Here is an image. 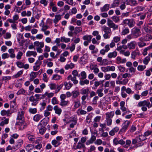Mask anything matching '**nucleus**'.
<instances>
[{
  "instance_id": "obj_49",
  "label": "nucleus",
  "mask_w": 152,
  "mask_h": 152,
  "mask_svg": "<svg viewBox=\"0 0 152 152\" xmlns=\"http://www.w3.org/2000/svg\"><path fill=\"white\" fill-rule=\"evenodd\" d=\"M146 67L145 65H140L137 67V69L140 71H142L145 69Z\"/></svg>"
},
{
  "instance_id": "obj_1",
  "label": "nucleus",
  "mask_w": 152,
  "mask_h": 152,
  "mask_svg": "<svg viewBox=\"0 0 152 152\" xmlns=\"http://www.w3.org/2000/svg\"><path fill=\"white\" fill-rule=\"evenodd\" d=\"M151 104L150 102L146 100H144L139 102L137 105L138 106L140 107L141 106L146 105L148 108H149L152 107V97L150 98Z\"/></svg>"
},
{
  "instance_id": "obj_19",
  "label": "nucleus",
  "mask_w": 152,
  "mask_h": 152,
  "mask_svg": "<svg viewBox=\"0 0 152 152\" xmlns=\"http://www.w3.org/2000/svg\"><path fill=\"white\" fill-rule=\"evenodd\" d=\"M24 112L21 111L18 112L17 119L19 120H22L24 118Z\"/></svg>"
},
{
  "instance_id": "obj_41",
  "label": "nucleus",
  "mask_w": 152,
  "mask_h": 152,
  "mask_svg": "<svg viewBox=\"0 0 152 152\" xmlns=\"http://www.w3.org/2000/svg\"><path fill=\"white\" fill-rule=\"evenodd\" d=\"M74 65L72 63H71L70 64H66L65 66V68L67 70L69 69H72L74 67Z\"/></svg>"
},
{
  "instance_id": "obj_36",
  "label": "nucleus",
  "mask_w": 152,
  "mask_h": 152,
  "mask_svg": "<svg viewBox=\"0 0 152 152\" xmlns=\"http://www.w3.org/2000/svg\"><path fill=\"white\" fill-rule=\"evenodd\" d=\"M74 107L75 108H78L80 106V102L79 100L77 99L74 101Z\"/></svg>"
},
{
  "instance_id": "obj_10",
  "label": "nucleus",
  "mask_w": 152,
  "mask_h": 152,
  "mask_svg": "<svg viewBox=\"0 0 152 152\" xmlns=\"http://www.w3.org/2000/svg\"><path fill=\"white\" fill-rule=\"evenodd\" d=\"M143 83L142 82L139 81L137 82L134 86V88L136 90H139L141 89Z\"/></svg>"
},
{
  "instance_id": "obj_21",
  "label": "nucleus",
  "mask_w": 152,
  "mask_h": 152,
  "mask_svg": "<svg viewBox=\"0 0 152 152\" xmlns=\"http://www.w3.org/2000/svg\"><path fill=\"white\" fill-rule=\"evenodd\" d=\"M8 52L10 54V57L13 58L15 57V55L14 53L15 50L13 49H10L8 50Z\"/></svg>"
},
{
  "instance_id": "obj_35",
  "label": "nucleus",
  "mask_w": 152,
  "mask_h": 152,
  "mask_svg": "<svg viewBox=\"0 0 152 152\" xmlns=\"http://www.w3.org/2000/svg\"><path fill=\"white\" fill-rule=\"evenodd\" d=\"M72 98H76L79 95V92L78 91L75 90L72 92Z\"/></svg>"
},
{
  "instance_id": "obj_25",
  "label": "nucleus",
  "mask_w": 152,
  "mask_h": 152,
  "mask_svg": "<svg viewBox=\"0 0 152 152\" xmlns=\"http://www.w3.org/2000/svg\"><path fill=\"white\" fill-rule=\"evenodd\" d=\"M89 89L88 88L85 89H82L81 90L80 93L82 95H88L89 93Z\"/></svg>"
},
{
  "instance_id": "obj_20",
  "label": "nucleus",
  "mask_w": 152,
  "mask_h": 152,
  "mask_svg": "<svg viewBox=\"0 0 152 152\" xmlns=\"http://www.w3.org/2000/svg\"><path fill=\"white\" fill-rule=\"evenodd\" d=\"M140 53L139 52H137L136 50L132 51L131 53V58L132 59H135L137 55H139Z\"/></svg>"
},
{
  "instance_id": "obj_18",
  "label": "nucleus",
  "mask_w": 152,
  "mask_h": 152,
  "mask_svg": "<svg viewBox=\"0 0 152 152\" xmlns=\"http://www.w3.org/2000/svg\"><path fill=\"white\" fill-rule=\"evenodd\" d=\"M29 100L30 102H32L31 105L33 106H36L37 103V100L34 98L33 96H32L29 97Z\"/></svg>"
},
{
  "instance_id": "obj_4",
  "label": "nucleus",
  "mask_w": 152,
  "mask_h": 152,
  "mask_svg": "<svg viewBox=\"0 0 152 152\" xmlns=\"http://www.w3.org/2000/svg\"><path fill=\"white\" fill-rule=\"evenodd\" d=\"M132 34L135 38H137L140 35V30L137 28H134L132 30Z\"/></svg>"
},
{
  "instance_id": "obj_33",
  "label": "nucleus",
  "mask_w": 152,
  "mask_h": 152,
  "mask_svg": "<svg viewBox=\"0 0 152 152\" xmlns=\"http://www.w3.org/2000/svg\"><path fill=\"white\" fill-rule=\"evenodd\" d=\"M27 137L28 140L31 141H34L35 139V137L34 135L29 134H27Z\"/></svg>"
},
{
  "instance_id": "obj_58",
  "label": "nucleus",
  "mask_w": 152,
  "mask_h": 152,
  "mask_svg": "<svg viewBox=\"0 0 152 152\" xmlns=\"http://www.w3.org/2000/svg\"><path fill=\"white\" fill-rule=\"evenodd\" d=\"M23 72V71L22 70L18 72L16 74L14 75V76L15 78H17L21 75L22 74Z\"/></svg>"
},
{
  "instance_id": "obj_29",
  "label": "nucleus",
  "mask_w": 152,
  "mask_h": 152,
  "mask_svg": "<svg viewBox=\"0 0 152 152\" xmlns=\"http://www.w3.org/2000/svg\"><path fill=\"white\" fill-rule=\"evenodd\" d=\"M71 39L69 38H66L64 37H62L61 38V41L64 42L65 43H68L70 41Z\"/></svg>"
},
{
  "instance_id": "obj_7",
  "label": "nucleus",
  "mask_w": 152,
  "mask_h": 152,
  "mask_svg": "<svg viewBox=\"0 0 152 152\" xmlns=\"http://www.w3.org/2000/svg\"><path fill=\"white\" fill-rule=\"evenodd\" d=\"M68 123H70V126L71 128H73L74 125L77 123V120L75 118H71L68 121Z\"/></svg>"
},
{
  "instance_id": "obj_26",
  "label": "nucleus",
  "mask_w": 152,
  "mask_h": 152,
  "mask_svg": "<svg viewBox=\"0 0 152 152\" xmlns=\"http://www.w3.org/2000/svg\"><path fill=\"white\" fill-rule=\"evenodd\" d=\"M120 1L119 0H114L113 3L111 5V8H114L118 6Z\"/></svg>"
},
{
  "instance_id": "obj_44",
  "label": "nucleus",
  "mask_w": 152,
  "mask_h": 152,
  "mask_svg": "<svg viewBox=\"0 0 152 152\" xmlns=\"http://www.w3.org/2000/svg\"><path fill=\"white\" fill-rule=\"evenodd\" d=\"M52 143L53 145H54L55 147L58 146L60 144V143L59 141H57L55 140H52Z\"/></svg>"
},
{
  "instance_id": "obj_31",
  "label": "nucleus",
  "mask_w": 152,
  "mask_h": 152,
  "mask_svg": "<svg viewBox=\"0 0 152 152\" xmlns=\"http://www.w3.org/2000/svg\"><path fill=\"white\" fill-rule=\"evenodd\" d=\"M117 45H118V46H117V50L118 51H120V50L122 49V48L124 49H127L128 48L127 46L125 45H122L118 46V45H119L118 43L117 44Z\"/></svg>"
},
{
  "instance_id": "obj_47",
  "label": "nucleus",
  "mask_w": 152,
  "mask_h": 152,
  "mask_svg": "<svg viewBox=\"0 0 152 152\" xmlns=\"http://www.w3.org/2000/svg\"><path fill=\"white\" fill-rule=\"evenodd\" d=\"M140 142V140L139 139L138 137H136L135 139H133L132 140V143L133 144H135Z\"/></svg>"
},
{
  "instance_id": "obj_9",
  "label": "nucleus",
  "mask_w": 152,
  "mask_h": 152,
  "mask_svg": "<svg viewBox=\"0 0 152 152\" xmlns=\"http://www.w3.org/2000/svg\"><path fill=\"white\" fill-rule=\"evenodd\" d=\"M42 123L39 124L38 125V128L39 129L40 134H43L46 131V128L43 126H41Z\"/></svg>"
},
{
  "instance_id": "obj_13",
  "label": "nucleus",
  "mask_w": 152,
  "mask_h": 152,
  "mask_svg": "<svg viewBox=\"0 0 152 152\" xmlns=\"http://www.w3.org/2000/svg\"><path fill=\"white\" fill-rule=\"evenodd\" d=\"M107 25L110 28H113L115 29L118 28V26L115 25L110 20H108Z\"/></svg>"
},
{
  "instance_id": "obj_54",
  "label": "nucleus",
  "mask_w": 152,
  "mask_h": 152,
  "mask_svg": "<svg viewBox=\"0 0 152 152\" xmlns=\"http://www.w3.org/2000/svg\"><path fill=\"white\" fill-rule=\"evenodd\" d=\"M50 88L51 90L55 89L56 88V85L55 83H51L49 85Z\"/></svg>"
},
{
  "instance_id": "obj_42",
  "label": "nucleus",
  "mask_w": 152,
  "mask_h": 152,
  "mask_svg": "<svg viewBox=\"0 0 152 152\" xmlns=\"http://www.w3.org/2000/svg\"><path fill=\"white\" fill-rule=\"evenodd\" d=\"M78 115H85L87 113V112L82 109H79L77 111Z\"/></svg>"
},
{
  "instance_id": "obj_34",
  "label": "nucleus",
  "mask_w": 152,
  "mask_h": 152,
  "mask_svg": "<svg viewBox=\"0 0 152 152\" xmlns=\"http://www.w3.org/2000/svg\"><path fill=\"white\" fill-rule=\"evenodd\" d=\"M5 119L2 121L0 124V126H3L4 124H7L8 123L9 119L8 118H6L5 117L3 118Z\"/></svg>"
},
{
  "instance_id": "obj_16",
  "label": "nucleus",
  "mask_w": 152,
  "mask_h": 152,
  "mask_svg": "<svg viewBox=\"0 0 152 152\" xmlns=\"http://www.w3.org/2000/svg\"><path fill=\"white\" fill-rule=\"evenodd\" d=\"M118 53L115 51L109 53L107 55V57L109 58H115L117 55Z\"/></svg>"
},
{
  "instance_id": "obj_51",
  "label": "nucleus",
  "mask_w": 152,
  "mask_h": 152,
  "mask_svg": "<svg viewBox=\"0 0 152 152\" xmlns=\"http://www.w3.org/2000/svg\"><path fill=\"white\" fill-rule=\"evenodd\" d=\"M24 123L21 121H19L17 123V124L18 125L21 126V129H23L25 128V125Z\"/></svg>"
},
{
  "instance_id": "obj_37",
  "label": "nucleus",
  "mask_w": 152,
  "mask_h": 152,
  "mask_svg": "<svg viewBox=\"0 0 152 152\" xmlns=\"http://www.w3.org/2000/svg\"><path fill=\"white\" fill-rule=\"evenodd\" d=\"M1 114L2 115L4 116L7 115L8 116H9L10 114V110L6 111L4 110L1 111Z\"/></svg>"
},
{
  "instance_id": "obj_2",
  "label": "nucleus",
  "mask_w": 152,
  "mask_h": 152,
  "mask_svg": "<svg viewBox=\"0 0 152 152\" xmlns=\"http://www.w3.org/2000/svg\"><path fill=\"white\" fill-rule=\"evenodd\" d=\"M102 28L103 31L105 33V34L103 35L104 38L105 39L109 38L110 36L109 34H111V29L109 27L104 26H103Z\"/></svg>"
},
{
  "instance_id": "obj_11",
  "label": "nucleus",
  "mask_w": 152,
  "mask_h": 152,
  "mask_svg": "<svg viewBox=\"0 0 152 152\" xmlns=\"http://www.w3.org/2000/svg\"><path fill=\"white\" fill-rule=\"evenodd\" d=\"M53 110L55 111V113L58 115H59L61 114L62 110L58 106H55L53 107Z\"/></svg>"
},
{
  "instance_id": "obj_64",
  "label": "nucleus",
  "mask_w": 152,
  "mask_h": 152,
  "mask_svg": "<svg viewBox=\"0 0 152 152\" xmlns=\"http://www.w3.org/2000/svg\"><path fill=\"white\" fill-rule=\"evenodd\" d=\"M129 32V30L128 28H125L122 32V34L125 35Z\"/></svg>"
},
{
  "instance_id": "obj_62",
  "label": "nucleus",
  "mask_w": 152,
  "mask_h": 152,
  "mask_svg": "<svg viewBox=\"0 0 152 152\" xmlns=\"http://www.w3.org/2000/svg\"><path fill=\"white\" fill-rule=\"evenodd\" d=\"M37 109L36 108H30L29 111L31 113L34 114L37 112Z\"/></svg>"
},
{
  "instance_id": "obj_8",
  "label": "nucleus",
  "mask_w": 152,
  "mask_h": 152,
  "mask_svg": "<svg viewBox=\"0 0 152 152\" xmlns=\"http://www.w3.org/2000/svg\"><path fill=\"white\" fill-rule=\"evenodd\" d=\"M116 60V63L117 64L125 63L126 61V58L122 59L120 56H118L117 57Z\"/></svg>"
},
{
  "instance_id": "obj_27",
  "label": "nucleus",
  "mask_w": 152,
  "mask_h": 152,
  "mask_svg": "<svg viewBox=\"0 0 152 152\" xmlns=\"http://www.w3.org/2000/svg\"><path fill=\"white\" fill-rule=\"evenodd\" d=\"M109 5L107 4H106L101 8V11L102 12L107 11L109 9Z\"/></svg>"
},
{
  "instance_id": "obj_61",
  "label": "nucleus",
  "mask_w": 152,
  "mask_h": 152,
  "mask_svg": "<svg viewBox=\"0 0 152 152\" xmlns=\"http://www.w3.org/2000/svg\"><path fill=\"white\" fill-rule=\"evenodd\" d=\"M118 68L120 72H124L125 70V67L121 66H118Z\"/></svg>"
},
{
  "instance_id": "obj_24",
  "label": "nucleus",
  "mask_w": 152,
  "mask_h": 152,
  "mask_svg": "<svg viewBox=\"0 0 152 152\" xmlns=\"http://www.w3.org/2000/svg\"><path fill=\"white\" fill-rule=\"evenodd\" d=\"M42 118V116L39 114H37L35 115L33 118V120L34 121L38 122Z\"/></svg>"
},
{
  "instance_id": "obj_38",
  "label": "nucleus",
  "mask_w": 152,
  "mask_h": 152,
  "mask_svg": "<svg viewBox=\"0 0 152 152\" xmlns=\"http://www.w3.org/2000/svg\"><path fill=\"white\" fill-rule=\"evenodd\" d=\"M61 78V76L59 75L56 74L53 75L52 78L53 80H58Z\"/></svg>"
},
{
  "instance_id": "obj_43",
  "label": "nucleus",
  "mask_w": 152,
  "mask_h": 152,
  "mask_svg": "<svg viewBox=\"0 0 152 152\" xmlns=\"http://www.w3.org/2000/svg\"><path fill=\"white\" fill-rule=\"evenodd\" d=\"M150 60V57L149 56H147L144 59L143 63L145 65H147Z\"/></svg>"
},
{
  "instance_id": "obj_45",
  "label": "nucleus",
  "mask_w": 152,
  "mask_h": 152,
  "mask_svg": "<svg viewBox=\"0 0 152 152\" xmlns=\"http://www.w3.org/2000/svg\"><path fill=\"white\" fill-rule=\"evenodd\" d=\"M92 115H88L86 119V122L88 124H90L91 122Z\"/></svg>"
},
{
  "instance_id": "obj_17",
  "label": "nucleus",
  "mask_w": 152,
  "mask_h": 152,
  "mask_svg": "<svg viewBox=\"0 0 152 152\" xmlns=\"http://www.w3.org/2000/svg\"><path fill=\"white\" fill-rule=\"evenodd\" d=\"M37 55V53L36 51H28L26 52V56L27 57L30 56H31L35 57Z\"/></svg>"
},
{
  "instance_id": "obj_40",
  "label": "nucleus",
  "mask_w": 152,
  "mask_h": 152,
  "mask_svg": "<svg viewBox=\"0 0 152 152\" xmlns=\"http://www.w3.org/2000/svg\"><path fill=\"white\" fill-rule=\"evenodd\" d=\"M54 95V93H48L47 92H45L44 95H42L43 98H44L45 96H47L48 98H51L53 97Z\"/></svg>"
},
{
  "instance_id": "obj_23",
  "label": "nucleus",
  "mask_w": 152,
  "mask_h": 152,
  "mask_svg": "<svg viewBox=\"0 0 152 152\" xmlns=\"http://www.w3.org/2000/svg\"><path fill=\"white\" fill-rule=\"evenodd\" d=\"M124 105L125 102L124 101H121L120 103V109L123 112L127 110V108Z\"/></svg>"
},
{
  "instance_id": "obj_60",
  "label": "nucleus",
  "mask_w": 152,
  "mask_h": 152,
  "mask_svg": "<svg viewBox=\"0 0 152 152\" xmlns=\"http://www.w3.org/2000/svg\"><path fill=\"white\" fill-rule=\"evenodd\" d=\"M11 34L9 32L7 33L4 36V37L5 39H9L11 38Z\"/></svg>"
},
{
  "instance_id": "obj_28",
  "label": "nucleus",
  "mask_w": 152,
  "mask_h": 152,
  "mask_svg": "<svg viewBox=\"0 0 152 152\" xmlns=\"http://www.w3.org/2000/svg\"><path fill=\"white\" fill-rule=\"evenodd\" d=\"M64 85L65 86L67 90H69L72 87L73 84L70 82L67 83L65 82L64 83Z\"/></svg>"
},
{
  "instance_id": "obj_39",
  "label": "nucleus",
  "mask_w": 152,
  "mask_h": 152,
  "mask_svg": "<svg viewBox=\"0 0 152 152\" xmlns=\"http://www.w3.org/2000/svg\"><path fill=\"white\" fill-rule=\"evenodd\" d=\"M102 91L103 90L101 89H98L96 90V93L99 97H102L104 95Z\"/></svg>"
},
{
  "instance_id": "obj_50",
  "label": "nucleus",
  "mask_w": 152,
  "mask_h": 152,
  "mask_svg": "<svg viewBox=\"0 0 152 152\" xmlns=\"http://www.w3.org/2000/svg\"><path fill=\"white\" fill-rule=\"evenodd\" d=\"M121 39L120 37L119 36H115L114 37L113 39V41L117 43L119 42Z\"/></svg>"
},
{
  "instance_id": "obj_3",
  "label": "nucleus",
  "mask_w": 152,
  "mask_h": 152,
  "mask_svg": "<svg viewBox=\"0 0 152 152\" xmlns=\"http://www.w3.org/2000/svg\"><path fill=\"white\" fill-rule=\"evenodd\" d=\"M130 123V121H126L123 124V126L120 129L119 132H124L127 129Z\"/></svg>"
},
{
  "instance_id": "obj_12",
  "label": "nucleus",
  "mask_w": 152,
  "mask_h": 152,
  "mask_svg": "<svg viewBox=\"0 0 152 152\" xmlns=\"http://www.w3.org/2000/svg\"><path fill=\"white\" fill-rule=\"evenodd\" d=\"M136 45V43L134 41H132L128 43L127 47L130 49H133L135 48Z\"/></svg>"
},
{
  "instance_id": "obj_6",
  "label": "nucleus",
  "mask_w": 152,
  "mask_h": 152,
  "mask_svg": "<svg viewBox=\"0 0 152 152\" xmlns=\"http://www.w3.org/2000/svg\"><path fill=\"white\" fill-rule=\"evenodd\" d=\"M119 130V128L118 126H115L109 132V134L111 136L115 135V133H117Z\"/></svg>"
},
{
  "instance_id": "obj_15",
  "label": "nucleus",
  "mask_w": 152,
  "mask_h": 152,
  "mask_svg": "<svg viewBox=\"0 0 152 152\" xmlns=\"http://www.w3.org/2000/svg\"><path fill=\"white\" fill-rule=\"evenodd\" d=\"M106 115V119H111L112 118L114 115V111H111L105 114Z\"/></svg>"
},
{
  "instance_id": "obj_14",
  "label": "nucleus",
  "mask_w": 152,
  "mask_h": 152,
  "mask_svg": "<svg viewBox=\"0 0 152 152\" xmlns=\"http://www.w3.org/2000/svg\"><path fill=\"white\" fill-rule=\"evenodd\" d=\"M34 45L35 47H40V48L43 47L44 45L43 42H39V41L35 42L34 43Z\"/></svg>"
},
{
  "instance_id": "obj_52",
  "label": "nucleus",
  "mask_w": 152,
  "mask_h": 152,
  "mask_svg": "<svg viewBox=\"0 0 152 152\" xmlns=\"http://www.w3.org/2000/svg\"><path fill=\"white\" fill-rule=\"evenodd\" d=\"M138 137H139V139L140 140V142L145 140L147 139L144 135H139Z\"/></svg>"
},
{
  "instance_id": "obj_32",
  "label": "nucleus",
  "mask_w": 152,
  "mask_h": 152,
  "mask_svg": "<svg viewBox=\"0 0 152 152\" xmlns=\"http://www.w3.org/2000/svg\"><path fill=\"white\" fill-rule=\"evenodd\" d=\"M36 73L34 72H31L30 75V80L32 81L36 77Z\"/></svg>"
},
{
  "instance_id": "obj_55",
  "label": "nucleus",
  "mask_w": 152,
  "mask_h": 152,
  "mask_svg": "<svg viewBox=\"0 0 152 152\" xmlns=\"http://www.w3.org/2000/svg\"><path fill=\"white\" fill-rule=\"evenodd\" d=\"M51 102L53 105L58 104V101L56 97H54L52 99Z\"/></svg>"
},
{
  "instance_id": "obj_63",
  "label": "nucleus",
  "mask_w": 152,
  "mask_h": 152,
  "mask_svg": "<svg viewBox=\"0 0 152 152\" xmlns=\"http://www.w3.org/2000/svg\"><path fill=\"white\" fill-rule=\"evenodd\" d=\"M107 125L108 126H110L111 125L112 120L111 119H106Z\"/></svg>"
},
{
  "instance_id": "obj_59",
  "label": "nucleus",
  "mask_w": 152,
  "mask_h": 152,
  "mask_svg": "<svg viewBox=\"0 0 152 152\" xmlns=\"http://www.w3.org/2000/svg\"><path fill=\"white\" fill-rule=\"evenodd\" d=\"M1 57L2 59H5L8 58L9 55L7 53H5L2 55Z\"/></svg>"
},
{
  "instance_id": "obj_57",
  "label": "nucleus",
  "mask_w": 152,
  "mask_h": 152,
  "mask_svg": "<svg viewBox=\"0 0 152 152\" xmlns=\"http://www.w3.org/2000/svg\"><path fill=\"white\" fill-rule=\"evenodd\" d=\"M80 75L82 77V79H84L86 77V74L85 71L82 72L80 74Z\"/></svg>"
},
{
  "instance_id": "obj_46",
  "label": "nucleus",
  "mask_w": 152,
  "mask_h": 152,
  "mask_svg": "<svg viewBox=\"0 0 152 152\" xmlns=\"http://www.w3.org/2000/svg\"><path fill=\"white\" fill-rule=\"evenodd\" d=\"M68 102V101H65L64 100H61L60 105L62 106H64L67 104Z\"/></svg>"
},
{
  "instance_id": "obj_56",
  "label": "nucleus",
  "mask_w": 152,
  "mask_h": 152,
  "mask_svg": "<svg viewBox=\"0 0 152 152\" xmlns=\"http://www.w3.org/2000/svg\"><path fill=\"white\" fill-rule=\"evenodd\" d=\"M23 54V53L21 51H19L16 56L17 58L19 60L21 59V57L22 56Z\"/></svg>"
},
{
  "instance_id": "obj_5",
  "label": "nucleus",
  "mask_w": 152,
  "mask_h": 152,
  "mask_svg": "<svg viewBox=\"0 0 152 152\" xmlns=\"http://www.w3.org/2000/svg\"><path fill=\"white\" fill-rule=\"evenodd\" d=\"M124 22L125 24H127L130 27H133L134 23L133 20H124Z\"/></svg>"
},
{
  "instance_id": "obj_30",
  "label": "nucleus",
  "mask_w": 152,
  "mask_h": 152,
  "mask_svg": "<svg viewBox=\"0 0 152 152\" xmlns=\"http://www.w3.org/2000/svg\"><path fill=\"white\" fill-rule=\"evenodd\" d=\"M92 38V36L91 35H86L83 37V39L85 41L90 42Z\"/></svg>"
},
{
  "instance_id": "obj_53",
  "label": "nucleus",
  "mask_w": 152,
  "mask_h": 152,
  "mask_svg": "<svg viewBox=\"0 0 152 152\" xmlns=\"http://www.w3.org/2000/svg\"><path fill=\"white\" fill-rule=\"evenodd\" d=\"M82 31V29L80 27H77L75 29L74 33L75 34H77Z\"/></svg>"
},
{
  "instance_id": "obj_48",
  "label": "nucleus",
  "mask_w": 152,
  "mask_h": 152,
  "mask_svg": "<svg viewBox=\"0 0 152 152\" xmlns=\"http://www.w3.org/2000/svg\"><path fill=\"white\" fill-rule=\"evenodd\" d=\"M16 64L18 67L19 68H23L24 64L21 61H18L16 62Z\"/></svg>"
},
{
  "instance_id": "obj_22",
  "label": "nucleus",
  "mask_w": 152,
  "mask_h": 152,
  "mask_svg": "<svg viewBox=\"0 0 152 152\" xmlns=\"http://www.w3.org/2000/svg\"><path fill=\"white\" fill-rule=\"evenodd\" d=\"M96 140V137L94 135H92L90 139L87 141L86 143V144L88 145L92 143L94 141Z\"/></svg>"
}]
</instances>
